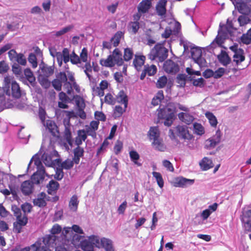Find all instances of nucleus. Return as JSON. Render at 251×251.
I'll return each mask as SVG.
<instances>
[{"instance_id":"a18cd8bd","label":"nucleus","mask_w":251,"mask_h":251,"mask_svg":"<svg viewBox=\"0 0 251 251\" xmlns=\"http://www.w3.org/2000/svg\"><path fill=\"white\" fill-rule=\"evenodd\" d=\"M129 156L131 160L138 166H141V164L138 162L140 156L138 153L135 151H131L129 152Z\"/></svg>"},{"instance_id":"37998d69","label":"nucleus","mask_w":251,"mask_h":251,"mask_svg":"<svg viewBox=\"0 0 251 251\" xmlns=\"http://www.w3.org/2000/svg\"><path fill=\"white\" fill-rule=\"evenodd\" d=\"M79 59L80 62L85 63L87 64L88 62H90V60H88L87 50L85 48H83L81 50L80 54Z\"/></svg>"},{"instance_id":"603ef678","label":"nucleus","mask_w":251,"mask_h":251,"mask_svg":"<svg viewBox=\"0 0 251 251\" xmlns=\"http://www.w3.org/2000/svg\"><path fill=\"white\" fill-rule=\"evenodd\" d=\"M42 72L45 76L48 77L53 73V68L51 66L44 65L42 68Z\"/></svg>"},{"instance_id":"e2e57ef3","label":"nucleus","mask_w":251,"mask_h":251,"mask_svg":"<svg viewBox=\"0 0 251 251\" xmlns=\"http://www.w3.org/2000/svg\"><path fill=\"white\" fill-rule=\"evenodd\" d=\"M158 116L159 118H162L165 119L164 122V124L165 126H169L172 124L173 118H170L169 116L165 114H162V115H161L160 114H159Z\"/></svg>"},{"instance_id":"338daca9","label":"nucleus","mask_w":251,"mask_h":251,"mask_svg":"<svg viewBox=\"0 0 251 251\" xmlns=\"http://www.w3.org/2000/svg\"><path fill=\"white\" fill-rule=\"evenodd\" d=\"M129 27L133 33L135 34L139 29V22H131L129 25Z\"/></svg>"},{"instance_id":"20e7f679","label":"nucleus","mask_w":251,"mask_h":251,"mask_svg":"<svg viewBox=\"0 0 251 251\" xmlns=\"http://www.w3.org/2000/svg\"><path fill=\"white\" fill-rule=\"evenodd\" d=\"M100 64L106 67H112L115 65L121 66L124 61L122 55L118 49H115L112 54L109 55L107 59H102L100 61Z\"/></svg>"},{"instance_id":"423d86ee","label":"nucleus","mask_w":251,"mask_h":251,"mask_svg":"<svg viewBox=\"0 0 251 251\" xmlns=\"http://www.w3.org/2000/svg\"><path fill=\"white\" fill-rule=\"evenodd\" d=\"M88 239L94 247L103 248L105 251H115L112 242L109 239L102 238L100 239L98 236L91 235L88 237Z\"/></svg>"},{"instance_id":"de8ad7c7","label":"nucleus","mask_w":251,"mask_h":251,"mask_svg":"<svg viewBox=\"0 0 251 251\" xmlns=\"http://www.w3.org/2000/svg\"><path fill=\"white\" fill-rule=\"evenodd\" d=\"M144 71L149 76H151L154 75L157 71L156 67L154 65H145L144 66Z\"/></svg>"},{"instance_id":"a878e982","label":"nucleus","mask_w":251,"mask_h":251,"mask_svg":"<svg viewBox=\"0 0 251 251\" xmlns=\"http://www.w3.org/2000/svg\"><path fill=\"white\" fill-rule=\"evenodd\" d=\"M176 103H169L167 107L161 111V113H166L168 112L167 115L169 116L170 118H173L174 113L176 112Z\"/></svg>"},{"instance_id":"9d476101","label":"nucleus","mask_w":251,"mask_h":251,"mask_svg":"<svg viewBox=\"0 0 251 251\" xmlns=\"http://www.w3.org/2000/svg\"><path fill=\"white\" fill-rule=\"evenodd\" d=\"M55 55L60 67L62 66L63 62L66 64L70 61V50L68 48H64L62 52H55Z\"/></svg>"},{"instance_id":"4468645a","label":"nucleus","mask_w":251,"mask_h":251,"mask_svg":"<svg viewBox=\"0 0 251 251\" xmlns=\"http://www.w3.org/2000/svg\"><path fill=\"white\" fill-rule=\"evenodd\" d=\"M83 236L78 235L77 234H72L71 238L69 237H66V236H62V247H66L65 246H68L71 244L73 245H75L77 242H79L81 238Z\"/></svg>"},{"instance_id":"09e8293b","label":"nucleus","mask_w":251,"mask_h":251,"mask_svg":"<svg viewBox=\"0 0 251 251\" xmlns=\"http://www.w3.org/2000/svg\"><path fill=\"white\" fill-rule=\"evenodd\" d=\"M152 175L155 178L159 187L161 188H163L164 186V181L161 174L159 172H153Z\"/></svg>"},{"instance_id":"052dcab7","label":"nucleus","mask_w":251,"mask_h":251,"mask_svg":"<svg viewBox=\"0 0 251 251\" xmlns=\"http://www.w3.org/2000/svg\"><path fill=\"white\" fill-rule=\"evenodd\" d=\"M104 100L105 102L109 104L114 105L116 103V99L110 93L106 95Z\"/></svg>"},{"instance_id":"a19ab883","label":"nucleus","mask_w":251,"mask_h":251,"mask_svg":"<svg viewBox=\"0 0 251 251\" xmlns=\"http://www.w3.org/2000/svg\"><path fill=\"white\" fill-rule=\"evenodd\" d=\"M123 36L122 32H117L114 36L111 38V41L113 44V46L116 47L119 44L120 41Z\"/></svg>"},{"instance_id":"f03ea898","label":"nucleus","mask_w":251,"mask_h":251,"mask_svg":"<svg viewBox=\"0 0 251 251\" xmlns=\"http://www.w3.org/2000/svg\"><path fill=\"white\" fill-rule=\"evenodd\" d=\"M55 237L53 235L45 236L39 239L34 244L31 246L33 251H51L50 247H54Z\"/></svg>"},{"instance_id":"58836bf2","label":"nucleus","mask_w":251,"mask_h":251,"mask_svg":"<svg viewBox=\"0 0 251 251\" xmlns=\"http://www.w3.org/2000/svg\"><path fill=\"white\" fill-rule=\"evenodd\" d=\"M81 246L84 251H94V246L88 239L81 242Z\"/></svg>"},{"instance_id":"e433bc0d","label":"nucleus","mask_w":251,"mask_h":251,"mask_svg":"<svg viewBox=\"0 0 251 251\" xmlns=\"http://www.w3.org/2000/svg\"><path fill=\"white\" fill-rule=\"evenodd\" d=\"M79 201L76 195H73L69 201V207L73 211H76L77 209Z\"/></svg>"},{"instance_id":"13d9d810","label":"nucleus","mask_w":251,"mask_h":251,"mask_svg":"<svg viewBox=\"0 0 251 251\" xmlns=\"http://www.w3.org/2000/svg\"><path fill=\"white\" fill-rule=\"evenodd\" d=\"M167 82V78L165 76H162L159 78L156 83L157 88H161L165 86Z\"/></svg>"},{"instance_id":"a211bd4d","label":"nucleus","mask_w":251,"mask_h":251,"mask_svg":"<svg viewBox=\"0 0 251 251\" xmlns=\"http://www.w3.org/2000/svg\"><path fill=\"white\" fill-rule=\"evenodd\" d=\"M56 154L57 153L55 151H53L50 154L48 152H45L42 155L41 160L46 166L51 167L54 165V161L56 160V159L53 160V156Z\"/></svg>"},{"instance_id":"0e129e2a","label":"nucleus","mask_w":251,"mask_h":251,"mask_svg":"<svg viewBox=\"0 0 251 251\" xmlns=\"http://www.w3.org/2000/svg\"><path fill=\"white\" fill-rule=\"evenodd\" d=\"M28 60L29 62L32 64L33 68H35L37 66L36 56L34 53H31L29 54Z\"/></svg>"},{"instance_id":"ddd939ff","label":"nucleus","mask_w":251,"mask_h":251,"mask_svg":"<svg viewBox=\"0 0 251 251\" xmlns=\"http://www.w3.org/2000/svg\"><path fill=\"white\" fill-rule=\"evenodd\" d=\"M73 231L75 232V234H83V230L78 225H74L72 227H65L62 231L63 236L69 237L71 238L72 234H74Z\"/></svg>"},{"instance_id":"72a5a7b5","label":"nucleus","mask_w":251,"mask_h":251,"mask_svg":"<svg viewBox=\"0 0 251 251\" xmlns=\"http://www.w3.org/2000/svg\"><path fill=\"white\" fill-rule=\"evenodd\" d=\"M100 122L98 121H93L90 124V126H85L86 131L88 135H91L90 132H95L98 128Z\"/></svg>"},{"instance_id":"f704fd0d","label":"nucleus","mask_w":251,"mask_h":251,"mask_svg":"<svg viewBox=\"0 0 251 251\" xmlns=\"http://www.w3.org/2000/svg\"><path fill=\"white\" fill-rule=\"evenodd\" d=\"M200 165L204 170H208L213 166L212 160L206 157L202 159Z\"/></svg>"},{"instance_id":"7c9ffc66","label":"nucleus","mask_w":251,"mask_h":251,"mask_svg":"<svg viewBox=\"0 0 251 251\" xmlns=\"http://www.w3.org/2000/svg\"><path fill=\"white\" fill-rule=\"evenodd\" d=\"M79 67L82 68L84 70V72L89 78V81L90 82H93L94 79L90 74L92 71V68L91 65V63L88 62L87 64H85V65H83L82 63V66H80Z\"/></svg>"},{"instance_id":"39448f33","label":"nucleus","mask_w":251,"mask_h":251,"mask_svg":"<svg viewBox=\"0 0 251 251\" xmlns=\"http://www.w3.org/2000/svg\"><path fill=\"white\" fill-rule=\"evenodd\" d=\"M168 50L162 44H156L148 54V58L151 60L162 62L168 57Z\"/></svg>"},{"instance_id":"393cba45","label":"nucleus","mask_w":251,"mask_h":251,"mask_svg":"<svg viewBox=\"0 0 251 251\" xmlns=\"http://www.w3.org/2000/svg\"><path fill=\"white\" fill-rule=\"evenodd\" d=\"M194 182V179H187L183 177H177L176 179L175 186L176 187H185L192 184Z\"/></svg>"},{"instance_id":"2eb2a0df","label":"nucleus","mask_w":251,"mask_h":251,"mask_svg":"<svg viewBox=\"0 0 251 251\" xmlns=\"http://www.w3.org/2000/svg\"><path fill=\"white\" fill-rule=\"evenodd\" d=\"M62 230V227L60 226L58 224L54 225L51 229L50 232L51 234L47 235V236H51L53 235L55 237V240L54 242V245H55V247L58 246H62V237L63 236V234L62 233L60 237H57L55 234L59 233Z\"/></svg>"},{"instance_id":"ea45409f","label":"nucleus","mask_w":251,"mask_h":251,"mask_svg":"<svg viewBox=\"0 0 251 251\" xmlns=\"http://www.w3.org/2000/svg\"><path fill=\"white\" fill-rule=\"evenodd\" d=\"M58 186L59 184L57 182L53 180H50L47 185L48 193L52 194L58 189Z\"/></svg>"},{"instance_id":"b1692460","label":"nucleus","mask_w":251,"mask_h":251,"mask_svg":"<svg viewBox=\"0 0 251 251\" xmlns=\"http://www.w3.org/2000/svg\"><path fill=\"white\" fill-rule=\"evenodd\" d=\"M179 119L187 125L191 124L194 120L193 116L187 113L180 112L178 114Z\"/></svg>"},{"instance_id":"3c124183","label":"nucleus","mask_w":251,"mask_h":251,"mask_svg":"<svg viewBox=\"0 0 251 251\" xmlns=\"http://www.w3.org/2000/svg\"><path fill=\"white\" fill-rule=\"evenodd\" d=\"M74 27V26L72 25H69L67 26H66L65 27H63L61 30L56 31L55 32L54 35L56 37H59L61 35H63L65 34V33H67L69 31H70L72 29H73Z\"/></svg>"},{"instance_id":"6e6d98bb","label":"nucleus","mask_w":251,"mask_h":251,"mask_svg":"<svg viewBox=\"0 0 251 251\" xmlns=\"http://www.w3.org/2000/svg\"><path fill=\"white\" fill-rule=\"evenodd\" d=\"M74 160H71V159H67L63 162L61 164V167L62 169L68 170L73 167L74 165Z\"/></svg>"},{"instance_id":"2f4dec72","label":"nucleus","mask_w":251,"mask_h":251,"mask_svg":"<svg viewBox=\"0 0 251 251\" xmlns=\"http://www.w3.org/2000/svg\"><path fill=\"white\" fill-rule=\"evenodd\" d=\"M74 161L75 164H78L79 162L80 158L83 155L84 150L79 146L74 149Z\"/></svg>"},{"instance_id":"864d4df0","label":"nucleus","mask_w":251,"mask_h":251,"mask_svg":"<svg viewBox=\"0 0 251 251\" xmlns=\"http://www.w3.org/2000/svg\"><path fill=\"white\" fill-rule=\"evenodd\" d=\"M133 55L132 50L130 48H126L124 50V60L128 61L132 59Z\"/></svg>"},{"instance_id":"aec40b11","label":"nucleus","mask_w":251,"mask_h":251,"mask_svg":"<svg viewBox=\"0 0 251 251\" xmlns=\"http://www.w3.org/2000/svg\"><path fill=\"white\" fill-rule=\"evenodd\" d=\"M166 0H160L156 6V13L161 18H164L166 13Z\"/></svg>"},{"instance_id":"8fccbe9b","label":"nucleus","mask_w":251,"mask_h":251,"mask_svg":"<svg viewBox=\"0 0 251 251\" xmlns=\"http://www.w3.org/2000/svg\"><path fill=\"white\" fill-rule=\"evenodd\" d=\"M38 80L40 84L45 88H49L50 85L48 77L46 76L40 75L38 78Z\"/></svg>"},{"instance_id":"473e14b6","label":"nucleus","mask_w":251,"mask_h":251,"mask_svg":"<svg viewBox=\"0 0 251 251\" xmlns=\"http://www.w3.org/2000/svg\"><path fill=\"white\" fill-rule=\"evenodd\" d=\"M148 135L151 140H154L159 138L160 132L158 128L157 127H151L149 132Z\"/></svg>"},{"instance_id":"bb28decb","label":"nucleus","mask_w":251,"mask_h":251,"mask_svg":"<svg viewBox=\"0 0 251 251\" xmlns=\"http://www.w3.org/2000/svg\"><path fill=\"white\" fill-rule=\"evenodd\" d=\"M219 62L224 66L228 64L231 59L227 53L224 50H222L220 54L217 56Z\"/></svg>"},{"instance_id":"79ce46f5","label":"nucleus","mask_w":251,"mask_h":251,"mask_svg":"<svg viewBox=\"0 0 251 251\" xmlns=\"http://www.w3.org/2000/svg\"><path fill=\"white\" fill-rule=\"evenodd\" d=\"M206 117L208 119L209 122L211 126L216 127L217 126L218 122L216 117L214 114L210 112H207L205 113Z\"/></svg>"},{"instance_id":"c03bdc74","label":"nucleus","mask_w":251,"mask_h":251,"mask_svg":"<svg viewBox=\"0 0 251 251\" xmlns=\"http://www.w3.org/2000/svg\"><path fill=\"white\" fill-rule=\"evenodd\" d=\"M197 54V57L195 54L193 55V58L195 59L196 62H197L201 67L204 65L205 60L201 57V52L200 50H198L196 52Z\"/></svg>"},{"instance_id":"5fc2aeb1","label":"nucleus","mask_w":251,"mask_h":251,"mask_svg":"<svg viewBox=\"0 0 251 251\" xmlns=\"http://www.w3.org/2000/svg\"><path fill=\"white\" fill-rule=\"evenodd\" d=\"M251 21L249 18L245 15H241L238 18V22L240 26H244Z\"/></svg>"},{"instance_id":"4c0bfd02","label":"nucleus","mask_w":251,"mask_h":251,"mask_svg":"<svg viewBox=\"0 0 251 251\" xmlns=\"http://www.w3.org/2000/svg\"><path fill=\"white\" fill-rule=\"evenodd\" d=\"M240 40L244 44L249 45L251 43V28L248 30L246 33L242 35Z\"/></svg>"},{"instance_id":"49530a36","label":"nucleus","mask_w":251,"mask_h":251,"mask_svg":"<svg viewBox=\"0 0 251 251\" xmlns=\"http://www.w3.org/2000/svg\"><path fill=\"white\" fill-rule=\"evenodd\" d=\"M194 133L199 135H201L204 133V129L202 126L199 123H195L193 124Z\"/></svg>"},{"instance_id":"f8f14e48","label":"nucleus","mask_w":251,"mask_h":251,"mask_svg":"<svg viewBox=\"0 0 251 251\" xmlns=\"http://www.w3.org/2000/svg\"><path fill=\"white\" fill-rule=\"evenodd\" d=\"M43 125L46 127V131L50 132L53 136L58 137L59 132L57 127L54 122L50 119L43 122Z\"/></svg>"},{"instance_id":"680f3d73","label":"nucleus","mask_w":251,"mask_h":251,"mask_svg":"<svg viewBox=\"0 0 251 251\" xmlns=\"http://www.w3.org/2000/svg\"><path fill=\"white\" fill-rule=\"evenodd\" d=\"M126 108H123L120 105H116L114 109V115L115 117H120L125 112Z\"/></svg>"},{"instance_id":"f257e3e1","label":"nucleus","mask_w":251,"mask_h":251,"mask_svg":"<svg viewBox=\"0 0 251 251\" xmlns=\"http://www.w3.org/2000/svg\"><path fill=\"white\" fill-rule=\"evenodd\" d=\"M40 156V154L39 153L35 154L30 160L27 168V170H28L31 164L34 161V165L36 166L37 171L31 176V182L35 184H39L41 181L44 180L45 176H47L45 168L42 164Z\"/></svg>"},{"instance_id":"9b49d317","label":"nucleus","mask_w":251,"mask_h":251,"mask_svg":"<svg viewBox=\"0 0 251 251\" xmlns=\"http://www.w3.org/2000/svg\"><path fill=\"white\" fill-rule=\"evenodd\" d=\"M163 68L166 73L171 74H176L179 70L178 65L171 60H168L164 63Z\"/></svg>"},{"instance_id":"6ab92c4d","label":"nucleus","mask_w":251,"mask_h":251,"mask_svg":"<svg viewBox=\"0 0 251 251\" xmlns=\"http://www.w3.org/2000/svg\"><path fill=\"white\" fill-rule=\"evenodd\" d=\"M235 4V7L238 11L242 14L247 12V4L251 2V0H233Z\"/></svg>"},{"instance_id":"5701e85b","label":"nucleus","mask_w":251,"mask_h":251,"mask_svg":"<svg viewBox=\"0 0 251 251\" xmlns=\"http://www.w3.org/2000/svg\"><path fill=\"white\" fill-rule=\"evenodd\" d=\"M116 102L123 104L125 108H126L128 104V98L127 95L123 91H120L116 97Z\"/></svg>"},{"instance_id":"4d7b16f0","label":"nucleus","mask_w":251,"mask_h":251,"mask_svg":"<svg viewBox=\"0 0 251 251\" xmlns=\"http://www.w3.org/2000/svg\"><path fill=\"white\" fill-rule=\"evenodd\" d=\"M24 74L25 75L27 79L30 83H33L35 81V78L34 77L32 72L29 69H25L24 71Z\"/></svg>"},{"instance_id":"0eeeda50","label":"nucleus","mask_w":251,"mask_h":251,"mask_svg":"<svg viewBox=\"0 0 251 251\" xmlns=\"http://www.w3.org/2000/svg\"><path fill=\"white\" fill-rule=\"evenodd\" d=\"M230 32V28H228L225 26H222L220 25L218 35L210 44L211 48H215L217 46H221Z\"/></svg>"},{"instance_id":"c85d7f7f","label":"nucleus","mask_w":251,"mask_h":251,"mask_svg":"<svg viewBox=\"0 0 251 251\" xmlns=\"http://www.w3.org/2000/svg\"><path fill=\"white\" fill-rule=\"evenodd\" d=\"M146 57L144 55L137 56L135 55L133 60V64L135 68L139 71L142 66L144 65Z\"/></svg>"},{"instance_id":"cd10ccee","label":"nucleus","mask_w":251,"mask_h":251,"mask_svg":"<svg viewBox=\"0 0 251 251\" xmlns=\"http://www.w3.org/2000/svg\"><path fill=\"white\" fill-rule=\"evenodd\" d=\"M86 131L84 130H79L77 131V136L75 139V144L79 146L81 145L83 141L87 138Z\"/></svg>"},{"instance_id":"f3484780","label":"nucleus","mask_w":251,"mask_h":251,"mask_svg":"<svg viewBox=\"0 0 251 251\" xmlns=\"http://www.w3.org/2000/svg\"><path fill=\"white\" fill-rule=\"evenodd\" d=\"M220 133L217 131L215 135L206 140L205 143V148L207 149H213L220 143Z\"/></svg>"},{"instance_id":"774afa93","label":"nucleus","mask_w":251,"mask_h":251,"mask_svg":"<svg viewBox=\"0 0 251 251\" xmlns=\"http://www.w3.org/2000/svg\"><path fill=\"white\" fill-rule=\"evenodd\" d=\"M70 61L73 64L77 65L78 67L82 66V63L80 62L79 57L78 55L70 56Z\"/></svg>"},{"instance_id":"7ed1b4c3","label":"nucleus","mask_w":251,"mask_h":251,"mask_svg":"<svg viewBox=\"0 0 251 251\" xmlns=\"http://www.w3.org/2000/svg\"><path fill=\"white\" fill-rule=\"evenodd\" d=\"M4 88L6 95L19 98L21 96V91L19 85L10 76H6L4 78Z\"/></svg>"},{"instance_id":"69168bd1","label":"nucleus","mask_w":251,"mask_h":251,"mask_svg":"<svg viewBox=\"0 0 251 251\" xmlns=\"http://www.w3.org/2000/svg\"><path fill=\"white\" fill-rule=\"evenodd\" d=\"M15 61H17L21 65L25 66L26 64V60L25 56L22 53H19Z\"/></svg>"},{"instance_id":"6e6552de","label":"nucleus","mask_w":251,"mask_h":251,"mask_svg":"<svg viewBox=\"0 0 251 251\" xmlns=\"http://www.w3.org/2000/svg\"><path fill=\"white\" fill-rule=\"evenodd\" d=\"M229 49L234 52L233 61L237 65H239L245 59V53L243 49L238 48V45L231 46Z\"/></svg>"},{"instance_id":"4be33fe9","label":"nucleus","mask_w":251,"mask_h":251,"mask_svg":"<svg viewBox=\"0 0 251 251\" xmlns=\"http://www.w3.org/2000/svg\"><path fill=\"white\" fill-rule=\"evenodd\" d=\"M151 6V3L150 0H143L139 4L137 9L138 11L143 14L148 12Z\"/></svg>"},{"instance_id":"bf43d9fd","label":"nucleus","mask_w":251,"mask_h":251,"mask_svg":"<svg viewBox=\"0 0 251 251\" xmlns=\"http://www.w3.org/2000/svg\"><path fill=\"white\" fill-rule=\"evenodd\" d=\"M16 217L17 221V222H18V224L21 225L22 226H24L26 224L27 222V218L25 214L23 216H22L21 214Z\"/></svg>"},{"instance_id":"dca6fc26","label":"nucleus","mask_w":251,"mask_h":251,"mask_svg":"<svg viewBox=\"0 0 251 251\" xmlns=\"http://www.w3.org/2000/svg\"><path fill=\"white\" fill-rule=\"evenodd\" d=\"M67 80L66 74L64 73H60L57 76V78L52 81V85L56 90L59 91L61 90L62 83Z\"/></svg>"},{"instance_id":"c756f323","label":"nucleus","mask_w":251,"mask_h":251,"mask_svg":"<svg viewBox=\"0 0 251 251\" xmlns=\"http://www.w3.org/2000/svg\"><path fill=\"white\" fill-rule=\"evenodd\" d=\"M152 145L155 150L160 151H164L166 149L162 139L160 138L153 140L152 142Z\"/></svg>"},{"instance_id":"1a4fd4ad","label":"nucleus","mask_w":251,"mask_h":251,"mask_svg":"<svg viewBox=\"0 0 251 251\" xmlns=\"http://www.w3.org/2000/svg\"><path fill=\"white\" fill-rule=\"evenodd\" d=\"M176 135L180 138L184 140H191L193 138V136L188 130V127L184 125H178L176 127Z\"/></svg>"},{"instance_id":"412c9836","label":"nucleus","mask_w":251,"mask_h":251,"mask_svg":"<svg viewBox=\"0 0 251 251\" xmlns=\"http://www.w3.org/2000/svg\"><path fill=\"white\" fill-rule=\"evenodd\" d=\"M33 183L29 181L26 180L23 182L21 185V190L25 195H28L32 192Z\"/></svg>"},{"instance_id":"c9c22d12","label":"nucleus","mask_w":251,"mask_h":251,"mask_svg":"<svg viewBox=\"0 0 251 251\" xmlns=\"http://www.w3.org/2000/svg\"><path fill=\"white\" fill-rule=\"evenodd\" d=\"M43 196L45 197L46 195L44 193H42L40 196H38L37 198L33 200V203L35 205L39 207H44L47 204L46 200Z\"/></svg>"}]
</instances>
